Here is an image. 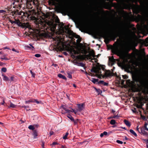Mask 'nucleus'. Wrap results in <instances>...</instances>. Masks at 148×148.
I'll return each mask as SVG.
<instances>
[{
	"label": "nucleus",
	"mask_w": 148,
	"mask_h": 148,
	"mask_svg": "<svg viewBox=\"0 0 148 148\" xmlns=\"http://www.w3.org/2000/svg\"><path fill=\"white\" fill-rule=\"evenodd\" d=\"M117 2L121 3L123 4V7L122 9H128L130 10L132 9V10L134 13L137 14L138 13L139 8L138 5H136L134 4H131L130 1L132 0H115Z\"/></svg>",
	"instance_id": "1"
},
{
	"label": "nucleus",
	"mask_w": 148,
	"mask_h": 148,
	"mask_svg": "<svg viewBox=\"0 0 148 148\" xmlns=\"http://www.w3.org/2000/svg\"><path fill=\"white\" fill-rule=\"evenodd\" d=\"M96 33L99 36L103 37L105 40H107L108 41L109 40L110 38L113 39L114 40H115L116 37L119 36L121 34V32L120 31H117L109 35L106 33L102 32L99 29H98Z\"/></svg>",
	"instance_id": "2"
},
{
	"label": "nucleus",
	"mask_w": 148,
	"mask_h": 148,
	"mask_svg": "<svg viewBox=\"0 0 148 148\" xmlns=\"http://www.w3.org/2000/svg\"><path fill=\"white\" fill-rule=\"evenodd\" d=\"M64 11L69 15L73 16H77L79 14V12L78 11H71L68 8H64Z\"/></svg>",
	"instance_id": "3"
},
{
	"label": "nucleus",
	"mask_w": 148,
	"mask_h": 148,
	"mask_svg": "<svg viewBox=\"0 0 148 148\" xmlns=\"http://www.w3.org/2000/svg\"><path fill=\"white\" fill-rule=\"evenodd\" d=\"M114 75V73L113 72H111L110 70H108L105 72L104 75H102L103 78L106 77H112Z\"/></svg>",
	"instance_id": "4"
},
{
	"label": "nucleus",
	"mask_w": 148,
	"mask_h": 148,
	"mask_svg": "<svg viewBox=\"0 0 148 148\" xmlns=\"http://www.w3.org/2000/svg\"><path fill=\"white\" fill-rule=\"evenodd\" d=\"M77 110L79 112H81L85 108V104L84 103L78 104H77Z\"/></svg>",
	"instance_id": "5"
},
{
	"label": "nucleus",
	"mask_w": 148,
	"mask_h": 148,
	"mask_svg": "<svg viewBox=\"0 0 148 148\" xmlns=\"http://www.w3.org/2000/svg\"><path fill=\"white\" fill-rule=\"evenodd\" d=\"M86 57H87V58H89L90 59V56L89 54L86 55H79L77 56V58L81 60H84L85 59Z\"/></svg>",
	"instance_id": "6"
},
{
	"label": "nucleus",
	"mask_w": 148,
	"mask_h": 148,
	"mask_svg": "<svg viewBox=\"0 0 148 148\" xmlns=\"http://www.w3.org/2000/svg\"><path fill=\"white\" fill-rule=\"evenodd\" d=\"M71 53L72 57L74 58H75V55L78 54L79 53V52L78 51L75 50L73 49L71 50Z\"/></svg>",
	"instance_id": "7"
},
{
	"label": "nucleus",
	"mask_w": 148,
	"mask_h": 148,
	"mask_svg": "<svg viewBox=\"0 0 148 148\" xmlns=\"http://www.w3.org/2000/svg\"><path fill=\"white\" fill-rule=\"evenodd\" d=\"M101 70V68L100 66H97L96 67V69H95V73H96L101 74V76L102 75L101 74V72L100 71V70Z\"/></svg>",
	"instance_id": "8"
},
{
	"label": "nucleus",
	"mask_w": 148,
	"mask_h": 148,
	"mask_svg": "<svg viewBox=\"0 0 148 148\" xmlns=\"http://www.w3.org/2000/svg\"><path fill=\"white\" fill-rule=\"evenodd\" d=\"M97 84H98V85L102 84L104 86H108V83L105 82L103 80L99 81L98 82Z\"/></svg>",
	"instance_id": "9"
},
{
	"label": "nucleus",
	"mask_w": 148,
	"mask_h": 148,
	"mask_svg": "<svg viewBox=\"0 0 148 148\" xmlns=\"http://www.w3.org/2000/svg\"><path fill=\"white\" fill-rule=\"evenodd\" d=\"M10 22L12 23H15L16 24L18 25H20V24L21 23L20 22V21L19 20H15V21H13L11 20H10Z\"/></svg>",
	"instance_id": "10"
},
{
	"label": "nucleus",
	"mask_w": 148,
	"mask_h": 148,
	"mask_svg": "<svg viewBox=\"0 0 148 148\" xmlns=\"http://www.w3.org/2000/svg\"><path fill=\"white\" fill-rule=\"evenodd\" d=\"M73 63L78 66H81L82 67H84L85 66V64H84L83 62H78L77 61H76L75 62L74 61Z\"/></svg>",
	"instance_id": "11"
},
{
	"label": "nucleus",
	"mask_w": 148,
	"mask_h": 148,
	"mask_svg": "<svg viewBox=\"0 0 148 148\" xmlns=\"http://www.w3.org/2000/svg\"><path fill=\"white\" fill-rule=\"evenodd\" d=\"M105 5L106 6V7L105 8V9L108 10H110L111 9V7L108 2H105Z\"/></svg>",
	"instance_id": "12"
},
{
	"label": "nucleus",
	"mask_w": 148,
	"mask_h": 148,
	"mask_svg": "<svg viewBox=\"0 0 148 148\" xmlns=\"http://www.w3.org/2000/svg\"><path fill=\"white\" fill-rule=\"evenodd\" d=\"M112 52L116 55L119 56L120 54V51L118 50L114 49L112 51Z\"/></svg>",
	"instance_id": "13"
},
{
	"label": "nucleus",
	"mask_w": 148,
	"mask_h": 148,
	"mask_svg": "<svg viewBox=\"0 0 148 148\" xmlns=\"http://www.w3.org/2000/svg\"><path fill=\"white\" fill-rule=\"evenodd\" d=\"M2 77H3V80L5 81H8L10 80V79L8 78V77L5 75L2 74Z\"/></svg>",
	"instance_id": "14"
},
{
	"label": "nucleus",
	"mask_w": 148,
	"mask_h": 148,
	"mask_svg": "<svg viewBox=\"0 0 148 148\" xmlns=\"http://www.w3.org/2000/svg\"><path fill=\"white\" fill-rule=\"evenodd\" d=\"M124 122L125 124L127 126L130 127L131 126V123H130L127 120H124Z\"/></svg>",
	"instance_id": "15"
},
{
	"label": "nucleus",
	"mask_w": 148,
	"mask_h": 148,
	"mask_svg": "<svg viewBox=\"0 0 148 148\" xmlns=\"http://www.w3.org/2000/svg\"><path fill=\"white\" fill-rule=\"evenodd\" d=\"M58 76L60 78H62L66 80V77L61 74H59L58 75Z\"/></svg>",
	"instance_id": "16"
},
{
	"label": "nucleus",
	"mask_w": 148,
	"mask_h": 148,
	"mask_svg": "<svg viewBox=\"0 0 148 148\" xmlns=\"http://www.w3.org/2000/svg\"><path fill=\"white\" fill-rule=\"evenodd\" d=\"M33 135L34 138H36L37 136H38V133L36 130H35L33 131Z\"/></svg>",
	"instance_id": "17"
},
{
	"label": "nucleus",
	"mask_w": 148,
	"mask_h": 148,
	"mask_svg": "<svg viewBox=\"0 0 148 148\" xmlns=\"http://www.w3.org/2000/svg\"><path fill=\"white\" fill-rule=\"evenodd\" d=\"M92 82L94 84H98L97 83L98 82L99 79H96L94 78H92Z\"/></svg>",
	"instance_id": "18"
},
{
	"label": "nucleus",
	"mask_w": 148,
	"mask_h": 148,
	"mask_svg": "<svg viewBox=\"0 0 148 148\" xmlns=\"http://www.w3.org/2000/svg\"><path fill=\"white\" fill-rule=\"evenodd\" d=\"M16 105L12 103V102H11L10 103V106H8V108H15L16 107Z\"/></svg>",
	"instance_id": "19"
},
{
	"label": "nucleus",
	"mask_w": 148,
	"mask_h": 148,
	"mask_svg": "<svg viewBox=\"0 0 148 148\" xmlns=\"http://www.w3.org/2000/svg\"><path fill=\"white\" fill-rule=\"evenodd\" d=\"M135 137H136L137 136V134L132 130L130 129L129 131Z\"/></svg>",
	"instance_id": "20"
},
{
	"label": "nucleus",
	"mask_w": 148,
	"mask_h": 148,
	"mask_svg": "<svg viewBox=\"0 0 148 148\" xmlns=\"http://www.w3.org/2000/svg\"><path fill=\"white\" fill-rule=\"evenodd\" d=\"M76 38H78L76 42L77 43H79L81 40V39L79 36H77L75 37Z\"/></svg>",
	"instance_id": "21"
},
{
	"label": "nucleus",
	"mask_w": 148,
	"mask_h": 148,
	"mask_svg": "<svg viewBox=\"0 0 148 148\" xmlns=\"http://www.w3.org/2000/svg\"><path fill=\"white\" fill-rule=\"evenodd\" d=\"M130 30L129 28H126L125 29V32L123 33V35H127L128 32H130Z\"/></svg>",
	"instance_id": "22"
},
{
	"label": "nucleus",
	"mask_w": 148,
	"mask_h": 148,
	"mask_svg": "<svg viewBox=\"0 0 148 148\" xmlns=\"http://www.w3.org/2000/svg\"><path fill=\"white\" fill-rule=\"evenodd\" d=\"M119 117V116L118 115H115L114 114L113 116H111L108 118V119H118Z\"/></svg>",
	"instance_id": "23"
},
{
	"label": "nucleus",
	"mask_w": 148,
	"mask_h": 148,
	"mask_svg": "<svg viewBox=\"0 0 148 148\" xmlns=\"http://www.w3.org/2000/svg\"><path fill=\"white\" fill-rule=\"evenodd\" d=\"M69 134V133L66 132L65 134L63 137V138L64 140H66L67 138V136Z\"/></svg>",
	"instance_id": "24"
},
{
	"label": "nucleus",
	"mask_w": 148,
	"mask_h": 148,
	"mask_svg": "<svg viewBox=\"0 0 148 148\" xmlns=\"http://www.w3.org/2000/svg\"><path fill=\"white\" fill-rule=\"evenodd\" d=\"M110 123L112 125H114L116 124V122L115 120L114 119H112L111 120Z\"/></svg>",
	"instance_id": "25"
},
{
	"label": "nucleus",
	"mask_w": 148,
	"mask_h": 148,
	"mask_svg": "<svg viewBox=\"0 0 148 148\" xmlns=\"http://www.w3.org/2000/svg\"><path fill=\"white\" fill-rule=\"evenodd\" d=\"M28 128L29 130H32L33 131L35 129V128L34 126L32 125H29L28 127Z\"/></svg>",
	"instance_id": "26"
},
{
	"label": "nucleus",
	"mask_w": 148,
	"mask_h": 148,
	"mask_svg": "<svg viewBox=\"0 0 148 148\" xmlns=\"http://www.w3.org/2000/svg\"><path fill=\"white\" fill-rule=\"evenodd\" d=\"M1 59L2 60H8L9 59V58H8L7 57H6L5 55L3 56L1 58Z\"/></svg>",
	"instance_id": "27"
},
{
	"label": "nucleus",
	"mask_w": 148,
	"mask_h": 148,
	"mask_svg": "<svg viewBox=\"0 0 148 148\" xmlns=\"http://www.w3.org/2000/svg\"><path fill=\"white\" fill-rule=\"evenodd\" d=\"M29 45L30 46H27V47L29 49H31L32 50L34 49V47L31 44H30Z\"/></svg>",
	"instance_id": "28"
},
{
	"label": "nucleus",
	"mask_w": 148,
	"mask_h": 148,
	"mask_svg": "<svg viewBox=\"0 0 148 148\" xmlns=\"http://www.w3.org/2000/svg\"><path fill=\"white\" fill-rule=\"evenodd\" d=\"M67 117L70 119L71 121H74V119L73 118L70 114H68V115L67 116Z\"/></svg>",
	"instance_id": "29"
},
{
	"label": "nucleus",
	"mask_w": 148,
	"mask_h": 148,
	"mask_svg": "<svg viewBox=\"0 0 148 148\" xmlns=\"http://www.w3.org/2000/svg\"><path fill=\"white\" fill-rule=\"evenodd\" d=\"M133 80L134 82H138V79L136 77L133 78Z\"/></svg>",
	"instance_id": "30"
},
{
	"label": "nucleus",
	"mask_w": 148,
	"mask_h": 148,
	"mask_svg": "<svg viewBox=\"0 0 148 148\" xmlns=\"http://www.w3.org/2000/svg\"><path fill=\"white\" fill-rule=\"evenodd\" d=\"M95 89L96 91L98 92L99 94L100 93H101L102 92V91L99 89H97L95 88Z\"/></svg>",
	"instance_id": "31"
},
{
	"label": "nucleus",
	"mask_w": 148,
	"mask_h": 148,
	"mask_svg": "<svg viewBox=\"0 0 148 148\" xmlns=\"http://www.w3.org/2000/svg\"><path fill=\"white\" fill-rule=\"evenodd\" d=\"M30 102H34L33 100V99H31L25 101V103L26 104L29 103Z\"/></svg>",
	"instance_id": "32"
},
{
	"label": "nucleus",
	"mask_w": 148,
	"mask_h": 148,
	"mask_svg": "<svg viewBox=\"0 0 148 148\" xmlns=\"http://www.w3.org/2000/svg\"><path fill=\"white\" fill-rule=\"evenodd\" d=\"M109 60L111 62H113L115 61V59L114 58L113 56H112L111 58H109Z\"/></svg>",
	"instance_id": "33"
},
{
	"label": "nucleus",
	"mask_w": 148,
	"mask_h": 148,
	"mask_svg": "<svg viewBox=\"0 0 148 148\" xmlns=\"http://www.w3.org/2000/svg\"><path fill=\"white\" fill-rule=\"evenodd\" d=\"M30 72L32 74V77H35V75H36L35 74V73H33L32 71V70L30 71Z\"/></svg>",
	"instance_id": "34"
},
{
	"label": "nucleus",
	"mask_w": 148,
	"mask_h": 148,
	"mask_svg": "<svg viewBox=\"0 0 148 148\" xmlns=\"http://www.w3.org/2000/svg\"><path fill=\"white\" fill-rule=\"evenodd\" d=\"M96 67H93V68L91 69L90 71L92 72H94L95 73V69Z\"/></svg>",
	"instance_id": "35"
},
{
	"label": "nucleus",
	"mask_w": 148,
	"mask_h": 148,
	"mask_svg": "<svg viewBox=\"0 0 148 148\" xmlns=\"http://www.w3.org/2000/svg\"><path fill=\"white\" fill-rule=\"evenodd\" d=\"M79 120L78 119H77L76 120H75L74 119V121H72L73 122L74 124L75 125H76L77 124V122Z\"/></svg>",
	"instance_id": "36"
},
{
	"label": "nucleus",
	"mask_w": 148,
	"mask_h": 148,
	"mask_svg": "<svg viewBox=\"0 0 148 148\" xmlns=\"http://www.w3.org/2000/svg\"><path fill=\"white\" fill-rule=\"evenodd\" d=\"M67 75H68L67 77H68V78H70V79H71L72 78V76L71 75V74H70V73H68Z\"/></svg>",
	"instance_id": "37"
},
{
	"label": "nucleus",
	"mask_w": 148,
	"mask_h": 148,
	"mask_svg": "<svg viewBox=\"0 0 148 148\" xmlns=\"http://www.w3.org/2000/svg\"><path fill=\"white\" fill-rule=\"evenodd\" d=\"M122 77H123V78L124 79H127L128 78V76L127 75H123Z\"/></svg>",
	"instance_id": "38"
},
{
	"label": "nucleus",
	"mask_w": 148,
	"mask_h": 148,
	"mask_svg": "<svg viewBox=\"0 0 148 148\" xmlns=\"http://www.w3.org/2000/svg\"><path fill=\"white\" fill-rule=\"evenodd\" d=\"M1 71L3 72H5L7 71L6 69L5 68H3L1 69Z\"/></svg>",
	"instance_id": "39"
},
{
	"label": "nucleus",
	"mask_w": 148,
	"mask_h": 148,
	"mask_svg": "<svg viewBox=\"0 0 148 148\" xmlns=\"http://www.w3.org/2000/svg\"><path fill=\"white\" fill-rule=\"evenodd\" d=\"M147 123H146L145 124L144 127H145V130L148 131V128L147 127Z\"/></svg>",
	"instance_id": "40"
},
{
	"label": "nucleus",
	"mask_w": 148,
	"mask_h": 148,
	"mask_svg": "<svg viewBox=\"0 0 148 148\" xmlns=\"http://www.w3.org/2000/svg\"><path fill=\"white\" fill-rule=\"evenodd\" d=\"M65 111H66V113H70V112H72V111L70 110H69V109H67L66 108L65 110Z\"/></svg>",
	"instance_id": "41"
},
{
	"label": "nucleus",
	"mask_w": 148,
	"mask_h": 148,
	"mask_svg": "<svg viewBox=\"0 0 148 148\" xmlns=\"http://www.w3.org/2000/svg\"><path fill=\"white\" fill-rule=\"evenodd\" d=\"M116 142L117 143L119 144H122L123 143V142L122 141H120L119 140H117Z\"/></svg>",
	"instance_id": "42"
},
{
	"label": "nucleus",
	"mask_w": 148,
	"mask_h": 148,
	"mask_svg": "<svg viewBox=\"0 0 148 148\" xmlns=\"http://www.w3.org/2000/svg\"><path fill=\"white\" fill-rule=\"evenodd\" d=\"M98 66H100L101 67V69H102L103 70V71H104V70H105V68L103 66V65H98Z\"/></svg>",
	"instance_id": "43"
},
{
	"label": "nucleus",
	"mask_w": 148,
	"mask_h": 148,
	"mask_svg": "<svg viewBox=\"0 0 148 148\" xmlns=\"http://www.w3.org/2000/svg\"><path fill=\"white\" fill-rule=\"evenodd\" d=\"M72 110H71V111H72V112H73L75 114H76V113H77V112L78 111L77 110H75L72 109Z\"/></svg>",
	"instance_id": "44"
},
{
	"label": "nucleus",
	"mask_w": 148,
	"mask_h": 148,
	"mask_svg": "<svg viewBox=\"0 0 148 148\" xmlns=\"http://www.w3.org/2000/svg\"><path fill=\"white\" fill-rule=\"evenodd\" d=\"M34 56L37 58H39L40 56L41 55L39 54H36Z\"/></svg>",
	"instance_id": "45"
},
{
	"label": "nucleus",
	"mask_w": 148,
	"mask_h": 148,
	"mask_svg": "<svg viewBox=\"0 0 148 148\" xmlns=\"http://www.w3.org/2000/svg\"><path fill=\"white\" fill-rule=\"evenodd\" d=\"M6 12V11L3 10H0V14H3Z\"/></svg>",
	"instance_id": "46"
},
{
	"label": "nucleus",
	"mask_w": 148,
	"mask_h": 148,
	"mask_svg": "<svg viewBox=\"0 0 148 148\" xmlns=\"http://www.w3.org/2000/svg\"><path fill=\"white\" fill-rule=\"evenodd\" d=\"M61 108H62L64 110H65L66 109V108H65V106L64 105H62L61 106Z\"/></svg>",
	"instance_id": "47"
},
{
	"label": "nucleus",
	"mask_w": 148,
	"mask_h": 148,
	"mask_svg": "<svg viewBox=\"0 0 148 148\" xmlns=\"http://www.w3.org/2000/svg\"><path fill=\"white\" fill-rule=\"evenodd\" d=\"M142 134L144 135H148L147 133L144 130V131H143V133H142Z\"/></svg>",
	"instance_id": "48"
},
{
	"label": "nucleus",
	"mask_w": 148,
	"mask_h": 148,
	"mask_svg": "<svg viewBox=\"0 0 148 148\" xmlns=\"http://www.w3.org/2000/svg\"><path fill=\"white\" fill-rule=\"evenodd\" d=\"M132 111L134 113H136L137 112L136 109V108H134V110H132Z\"/></svg>",
	"instance_id": "49"
},
{
	"label": "nucleus",
	"mask_w": 148,
	"mask_h": 148,
	"mask_svg": "<svg viewBox=\"0 0 148 148\" xmlns=\"http://www.w3.org/2000/svg\"><path fill=\"white\" fill-rule=\"evenodd\" d=\"M14 77H11L10 79V82H12L14 81Z\"/></svg>",
	"instance_id": "50"
},
{
	"label": "nucleus",
	"mask_w": 148,
	"mask_h": 148,
	"mask_svg": "<svg viewBox=\"0 0 148 148\" xmlns=\"http://www.w3.org/2000/svg\"><path fill=\"white\" fill-rule=\"evenodd\" d=\"M34 101V102H35L37 104H39V103H40V102L39 101H38L36 99H34V101Z\"/></svg>",
	"instance_id": "51"
},
{
	"label": "nucleus",
	"mask_w": 148,
	"mask_h": 148,
	"mask_svg": "<svg viewBox=\"0 0 148 148\" xmlns=\"http://www.w3.org/2000/svg\"><path fill=\"white\" fill-rule=\"evenodd\" d=\"M125 49L126 50L128 51H129L130 50L129 47L128 46H126L125 47Z\"/></svg>",
	"instance_id": "52"
},
{
	"label": "nucleus",
	"mask_w": 148,
	"mask_h": 148,
	"mask_svg": "<svg viewBox=\"0 0 148 148\" xmlns=\"http://www.w3.org/2000/svg\"><path fill=\"white\" fill-rule=\"evenodd\" d=\"M45 142L44 141H42V146L43 148H44Z\"/></svg>",
	"instance_id": "53"
},
{
	"label": "nucleus",
	"mask_w": 148,
	"mask_h": 148,
	"mask_svg": "<svg viewBox=\"0 0 148 148\" xmlns=\"http://www.w3.org/2000/svg\"><path fill=\"white\" fill-rule=\"evenodd\" d=\"M120 12L121 13H126L125 11L123 10H122L121 11H120Z\"/></svg>",
	"instance_id": "54"
},
{
	"label": "nucleus",
	"mask_w": 148,
	"mask_h": 148,
	"mask_svg": "<svg viewBox=\"0 0 148 148\" xmlns=\"http://www.w3.org/2000/svg\"><path fill=\"white\" fill-rule=\"evenodd\" d=\"M58 143H57L56 142H53V143L52 145H58Z\"/></svg>",
	"instance_id": "55"
},
{
	"label": "nucleus",
	"mask_w": 148,
	"mask_h": 148,
	"mask_svg": "<svg viewBox=\"0 0 148 148\" xmlns=\"http://www.w3.org/2000/svg\"><path fill=\"white\" fill-rule=\"evenodd\" d=\"M52 66H54V67H56L58 66V64H53Z\"/></svg>",
	"instance_id": "56"
},
{
	"label": "nucleus",
	"mask_w": 148,
	"mask_h": 148,
	"mask_svg": "<svg viewBox=\"0 0 148 148\" xmlns=\"http://www.w3.org/2000/svg\"><path fill=\"white\" fill-rule=\"evenodd\" d=\"M54 132L53 131H50L49 132V134L50 136H51L53 134Z\"/></svg>",
	"instance_id": "57"
},
{
	"label": "nucleus",
	"mask_w": 148,
	"mask_h": 148,
	"mask_svg": "<svg viewBox=\"0 0 148 148\" xmlns=\"http://www.w3.org/2000/svg\"><path fill=\"white\" fill-rule=\"evenodd\" d=\"M103 134H104V135H107V134H108L107 132H106V131H104V132H103Z\"/></svg>",
	"instance_id": "58"
},
{
	"label": "nucleus",
	"mask_w": 148,
	"mask_h": 148,
	"mask_svg": "<svg viewBox=\"0 0 148 148\" xmlns=\"http://www.w3.org/2000/svg\"><path fill=\"white\" fill-rule=\"evenodd\" d=\"M22 108H29V106H21Z\"/></svg>",
	"instance_id": "59"
},
{
	"label": "nucleus",
	"mask_w": 148,
	"mask_h": 148,
	"mask_svg": "<svg viewBox=\"0 0 148 148\" xmlns=\"http://www.w3.org/2000/svg\"><path fill=\"white\" fill-rule=\"evenodd\" d=\"M5 64L2 62H0V66H3Z\"/></svg>",
	"instance_id": "60"
},
{
	"label": "nucleus",
	"mask_w": 148,
	"mask_h": 148,
	"mask_svg": "<svg viewBox=\"0 0 148 148\" xmlns=\"http://www.w3.org/2000/svg\"><path fill=\"white\" fill-rule=\"evenodd\" d=\"M12 51H15L16 52H18L15 49L13 48L12 49Z\"/></svg>",
	"instance_id": "61"
},
{
	"label": "nucleus",
	"mask_w": 148,
	"mask_h": 148,
	"mask_svg": "<svg viewBox=\"0 0 148 148\" xmlns=\"http://www.w3.org/2000/svg\"><path fill=\"white\" fill-rule=\"evenodd\" d=\"M61 148H66L65 146L62 145Z\"/></svg>",
	"instance_id": "62"
},
{
	"label": "nucleus",
	"mask_w": 148,
	"mask_h": 148,
	"mask_svg": "<svg viewBox=\"0 0 148 148\" xmlns=\"http://www.w3.org/2000/svg\"><path fill=\"white\" fill-rule=\"evenodd\" d=\"M144 141L146 142V143L148 144V139H145Z\"/></svg>",
	"instance_id": "63"
},
{
	"label": "nucleus",
	"mask_w": 148,
	"mask_h": 148,
	"mask_svg": "<svg viewBox=\"0 0 148 148\" xmlns=\"http://www.w3.org/2000/svg\"><path fill=\"white\" fill-rule=\"evenodd\" d=\"M104 136V134L103 133H101L100 135V136L101 137H102Z\"/></svg>",
	"instance_id": "64"
}]
</instances>
